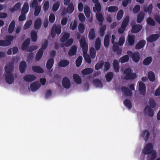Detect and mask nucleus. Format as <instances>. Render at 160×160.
<instances>
[{
	"mask_svg": "<svg viewBox=\"0 0 160 160\" xmlns=\"http://www.w3.org/2000/svg\"><path fill=\"white\" fill-rule=\"evenodd\" d=\"M146 21L147 23L150 26H154L155 25V21L151 17H148Z\"/></svg>",
	"mask_w": 160,
	"mask_h": 160,
	"instance_id": "53",
	"label": "nucleus"
},
{
	"mask_svg": "<svg viewBox=\"0 0 160 160\" xmlns=\"http://www.w3.org/2000/svg\"><path fill=\"white\" fill-rule=\"evenodd\" d=\"M123 73L125 76L123 79L125 80L134 79L137 77L136 74L132 72L131 69L129 68L126 69Z\"/></svg>",
	"mask_w": 160,
	"mask_h": 160,
	"instance_id": "2",
	"label": "nucleus"
},
{
	"mask_svg": "<svg viewBox=\"0 0 160 160\" xmlns=\"http://www.w3.org/2000/svg\"><path fill=\"white\" fill-rule=\"evenodd\" d=\"M73 78L74 82L78 84L81 83L82 80L80 77L77 74H74L73 75Z\"/></svg>",
	"mask_w": 160,
	"mask_h": 160,
	"instance_id": "30",
	"label": "nucleus"
},
{
	"mask_svg": "<svg viewBox=\"0 0 160 160\" xmlns=\"http://www.w3.org/2000/svg\"><path fill=\"white\" fill-rule=\"evenodd\" d=\"M36 78L35 76L32 74H28L25 75L23 77L24 80L27 82H32L34 81Z\"/></svg>",
	"mask_w": 160,
	"mask_h": 160,
	"instance_id": "13",
	"label": "nucleus"
},
{
	"mask_svg": "<svg viewBox=\"0 0 160 160\" xmlns=\"http://www.w3.org/2000/svg\"><path fill=\"white\" fill-rule=\"evenodd\" d=\"M152 4H150L147 8L144 7L143 8V10L145 12H148L149 14L150 15L152 12Z\"/></svg>",
	"mask_w": 160,
	"mask_h": 160,
	"instance_id": "43",
	"label": "nucleus"
},
{
	"mask_svg": "<svg viewBox=\"0 0 160 160\" xmlns=\"http://www.w3.org/2000/svg\"><path fill=\"white\" fill-rule=\"evenodd\" d=\"M32 69L33 71L37 73H41L44 72L43 69L40 67L38 66H33L32 67Z\"/></svg>",
	"mask_w": 160,
	"mask_h": 160,
	"instance_id": "31",
	"label": "nucleus"
},
{
	"mask_svg": "<svg viewBox=\"0 0 160 160\" xmlns=\"http://www.w3.org/2000/svg\"><path fill=\"white\" fill-rule=\"evenodd\" d=\"M148 77L149 80L151 82H154L155 79L154 73L152 71H149L148 73Z\"/></svg>",
	"mask_w": 160,
	"mask_h": 160,
	"instance_id": "40",
	"label": "nucleus"
},
{
	"mask_svg": "<svg viewBox=\"0 0 160 160\" xmlns=\"http://www.w3.org/2000/svg\"><path fill=\"white\" fill-rule=\"evenodd\" d=\"M21 4L20 2H18L11 9V11L13 12L18 10L21 7Z\"/></svg>",
	"mask_w": 160,
	"mask_h": 160,
	"instance_id": "49",
	"label": "nucleus"
},
{
	"mask_svg": "<svg viewBox=\"0 0 160 160\" xmlns=\"http://www.w3.org/2000/svg\"><path fill=\"white\" fill-rule=\"evenodd\" d=\"M84 11L86 17L87 18H89L90 16V11L88 6H85Z\"/></svg>",
	"mask_w": 160,
	"mask_h": 160,
	"instance_id": "45",
	"label": "nucleus"
},
{
	"mask_svg": "<svg viewBox=\"0 0 160 160\" xmlns=\"http://www.w3.org/2000/svg\"><path fill=\"white\" fill-rule=\"evenodd\" d=\"M110 42L109 37L108 35H106L104 41V45L105 48L108 47Z\"/></svg>",
	"mask_w": 160,
	"mask_h": 160,
	"instance_id": "47",
	"label": "nucleus"
},
{
	"mask_svg": "<svg viewBox=\"0 0 160 160\" xmlns=\"http://www.w3.org/2000/svg\"><path fill=\"white\" fill-rule=\"evenodd\" d=\"M124 105L129 109H131L132 107V103L128 99H126L124 101Z\"/></svg>",
	"mask_w": 160,
	"mask_h": 160,
	"instance_id": "50",
	"label": "nucleus"
},
{
	"mask_svg": "<svg viewBox=\"0 0 160 160\" xmlns=\"http://www.w3.org/2000/svg\"><path fill=\"white\" fill-rule=\"evenodd\" d=\"M77 51V47L76 46H72L71 48L69 50L68 52L69 55L72 56L75 55L76 54Z\"/></svg>",
	"mask_w": 160,
	"mask_h": 160,
	"instance_id": "23",
	"label": "nucleus"
},
{
	"mask_svg": "<svg viewBox=\"0 0 160 160\" xmlns=\"http://www.w3.org/2000/svg\"><path fill=\"white\" fill-rule=\"evenodd\" d=\"M82 60V56H79L77 58L76 61V64L77 67H79L81 65Z\"/></svg>",
	"mask_w": 160,
	"mask_h": 160,
	"instance_id": "55",
	"label": "nucleus"
},
{
	"mask_svg": "<svg viewBox=\"0 0 160 160\" xmlns=\"http://www.w3.org/2000/svg\"><path fill=\"white\" fill-rule=\"evenodd\" d=\"M35 11L34 12V15L36 16H38L40 13L41 11V6H39L34 8Z\"/></svg>",
	"mask_w": 160,
	"mask_h": 160,
	"instance_id": "64",
	"label": "nucleus"
},
{
	"mask_svg": "<svg viewBox=\"0 0 160 160\" xmlns=\"http://www.w3.org/2000/svg\"><path fill=\"white\" fill-rule=\"evenodd\" d=\"M28 9L29 6L28 3L27 2L25 3L22 9L21 13L26 14L28 12Z\"/></svg>",
	"mask_w": 160,
	"mask_h": 160,
	"instance_id": "38",
	"label": "nucleus"
},
{
	"mask_svg": "<svg viewBox=\"0 0 160 160\" xmlns=\"http://www.w3.org/2000/svg\"><path fill=\"white\" fill-rule=\"evenodd\" d=\"M106 29V26L105 25H103L101 27L100 30V34L101 36H103Z\"/></svg>",
	"mask_w": 160,
	"mask_h": 160,
	"instance_id": "61",
	"label": "nucleus"
},
{
	"mask_svg": "<svg viewBox=\"0 0 160 160\" xmlns=\"http://www.w3.org/2000/svg\"><path fill=\"white\" fill-rule=\"evenodd\" d=\"M96 52L95 49L93 48L92 47L90 49V54L91 58L94 59L96 56Z\"/></svg>",
	"mask_w": 160,
	"mask_h": 160,
	"instance_id": "57",
	"label": "nucleus"
},
{
	"mask_svg": "<svg viewBox=\"0 0 160 160\" xmlns=\"http://www.w3.org/2000/svg\"><path fill=\"white\" fill-rule=\"evenodd\" d=\"M127 53L134 62L137 63L139 62L140 58L139 52H133L131 51H128Z\"/></svg>",
	"mask_w": 160,
	"mask_h": 160,
	"instance_id": "3",
	"label": "nucleus"
},
{
	"mask_svg": "<svg viewBox=\"0 0 160 160\" xmlns=\"http://www.w3.org/2000/svg\"><path fill=\"white\" fill-rule=\"evenodd\" d=\"M42 21L41 19L38 18H37L35 21L34 27L36 30L39 29L42 26Z\"/></svg>",
	"mask_w": 160,
	"mask_h": 160,
	"instance_id": "12",
	"label": "nucleus"
},
{
	"mask_svg": "<svg viewBox=\"0 0 160 160\" xmlns=\"http://www.w3.org/2000/svg\"><path fill=\"white\" fill-rule=\"evenodd\" d=\"M14 69L13 64L11 63H9L6 64L5 67V71L6 73H12Z\"/></svg>",
	"mask_w": 160,
	"mask_h": 160,
	"instance_id": "11",
	"label": "nucleus"
},
{
	"mask_svg": "<svg viewBox=\"0 0 160 160\" xmlns=\"http://www.w3.org/2000/svg\"><path fill=\"white\" fill-rule=\"evenodd\" d=\"M69 64V61L66 60H61L59 62L58 65L60 67H65L68 66Z\"/></svg>",
	"mask_w": 160,
	"mask_h": 160,
	"instance_id": "33",
	"label": "nucleus"
},
{
	"mask_svg": "<svg viewBox=\"0 0 160 160\" xmlns=\"http://www.w3.org/2000/svg\"><path fill=\"white\" fill-rule=\"evenodd\" d=\"M93 84L97 87L102 88L103 87V85L102 83L100 80L98 79H95L93 80Z\"/></svg>",
	"mask_w": 160,
	"mask_h": 160,
	"instance_id": "27",
	"label": "nucleus"
},
{
	"mask_svg": "<svg viewBox=\"0 0 160 160\" xmlns=\"http://www.w3.org/2000/svg\"><path fill=\"white\" fill-rule=\"evenodd\" d=\"M54 63L53 58H51L48 60L46 63V68L48 70L50 69L52 67Z\"/></svg>",
	"mask_w": 160,
	"mask_h": 160,
	"instance_id": "21",
	"label": "nucleus"
},
{
	"mask_svg": "<svg viewBox=\"0 0 160 160\" xmlns=\"http://www.w3.org/2000/svg\"><path fill=\"white\" fill-rule=\"evenodd\" d=\"M62 85L63 87L66 89H68L70 87L71 85L70 81L67 77H65L63 78Z\"/></svg>",
	"mask_w": 160,
	"mask_h": 160,
	"instance_id": "8",
	"label": "nucleus"
},
{
	"mask_svg": "<svg viewBox=\"0 0 160 160\" xmlns=\"http://www.w3.org/2000/svg\"><path fill=\"white\" fill-rule=\"evenodd\" d=\"M145 14L143 12H140L137 15V21L138 23H141L144 18Z\"/></svg>",
	"mask_w": 160,
	"mask_h": 160,
	"instance_id": "28",
	"label": "nucleus"
},
{
	"mask_svg": "<svg viewBox=\"0 0 160 160\" xmlns=\"http://www.w3.org/2000/svg\"><path fill=\"white\" fill-rule=\"evenodd\" d=\"M101 40L99 37L97 38L95 43V48L97 51L99 50L101 46Z\"/></svg>",
	"mask_w": 160,
	"mask_h": 160,
	"instance_id": "29",
	"label": "nucleus"
},
{
	"mask_svg": "<svg viewBox=\"0 0 160 160\" xmlns=\"http://www.w3.org/2000/svg\"><path fill=\"white\" fill-rule=\"evenodd\" d=\"M93 72V69L91 68H87L83 69L82 71L83 75H86L89 74Z\"/></svg>",
	"mask_w": 160,
	"mask_h": 160,
	"instance_id": "37",
	"label": "nucleus"
},
{
	"mask_svg": "<svg viewBox=\"0 0 160 160\" xmlns=\"http://www.w3.org/2000/svg\"><path fill=\"white\" fill-rule=\"evenodd\" d=\"M43 53V51L42 49H39L36 54L35 57L36 60L38 61L40 60L42 56Z\"/></svg>",
	"mask_w": 160,
	"mask_h": 160,
	"instance_id": "34",
	"label": "nucleus"
},
{
	"mask_svg": "<svg viewBox=\"0 0 160 160\" xmlns=\"http://www.w3.org/2000/svg\"><path fill=\"white\" fill-rule=\"evenodd\" d=\"M144 111L145 113H147L149 116L151 117H153L154 115V111L148 105H147L145 106L144 108Z\"/></svg>",
	"mask_w": 160,
	"mask_h": 160,
	"instance_id": "17",
	"label": "nucleus"
},
{
	"mask_svg": "<svg viewBox=\"0 0 160 160\" xmlns=\"http://www.w3.org/2000/svg\"><path fill=\"white\" fill-rule=\"evenodd\" d=\"M128 56V55H125L121 57L119 59V62L121 63H124L128 62L129 59Z\"/></svg>",
	"mask_w": 160,
	"mask_h": 160,
	"instance_id": "46",
	"label": "nucleus"
},
{
	"mask_svg": "<svg viewBox=\"0 0 160 160\" xmlns=\"http://www.w3.org/2000/svg\"><path fill=\"white\" fill-rule=\"evenodd\" d=\"M74 10V8L73 4L72 2H71L68 7L67 12L68 13L71 14L73 12Z\"/></svg>",
	"mask_w": 160,
	"mask_h": 160,
	"instance_id": "41",
	"label": "nucleus"
},
{
	"mask_svg": "<svg viewBox=\"0 0 160 160\" xmlns=\"http://www.w3.org/2000/svg\"><path fill=\"white\" fill-rule=\"evenodd\" d=\"M5 78L7 82L9 84H12L14 81L13 75L12 73L5 74Z\"/></svg>",
	"mask_w": 160,
	"mask_h": 160,
	"instance_id": "6",
	"label": "nucleus"
},
{
	"mask_svg": "<svg viewBox=\"0 0 160 160\" xmlns=\"http://www.w3.org/2000/svg\"><path fill=\"white\" fill-rule=\"evenodd\" d=\"M38 48V46L36 45L31 46L29 47L26 50L27 52H31L36 50Z\"/></svg>",
	"mask_w": 160,
	"mask_h": 160,
	"instance_id": "62",
	"label": "nucleus"
},
{
	"mask_svg": "<svg viewBox=\"0 0 160 160\" xmlns=\"http://www.w3.org/2000/svg\"><path fill=\"white\" fill-rule=\"evenodd\" d=\"M80 44L82 48L83 57L85 61L89 64L91 62V59L89 56L87 54L88 49V45L84 38H82L79 40Z\"/></svg>",
	"mask_w": 160,
	"mask_h": 160,
	"instance_id": "1",
	"label": "nucleus"
},
{
	"mask_svg": "<svg viewBox=\"0 0 160 160\" xmlns=\"http://www.w3.org/2000/svg\"><path fill=\"white\" fill-rule=\"evenodd\" d=\"M37 32L38 31L36 32L35 31H32L31 32V37L33 42H36L37 40Z\"/></svg>",
	"mask_w": 160,
	"mask_h": 160,
	"instance_id": "35",
	"label": "nucleus"
},
{
	"mask_svg": "<svg viewBox=\"0 0 160 160\" xmlns=\"http://www.w3.org/2000/svg\"><path fill=\"white\" fill-rule=\"evenodd\" d=\"M146 43L145 40H142L139 41L136 44L135 48L136 49H139L144 47Z\"/></svg>",
	"mask_w": 160,
	"mask_h": 160,
	"instance_id": "20",
	"label": "nucleus"
},
{
	"mask_svg": "<svg viewBox=\"0 0 160 160\" xmlns=\"http://www.w3.org/2000/svg\"><path fill=\"white\" fill-rule=\"evenodd\" d=\"M153 150V146L150 142L146 144L142 149V152L144 154H151Z\"/></svg>",
	"mask_w": 160,
	"mask_h": 160,
	"instance_id": "5",
	"label": "nucleus"
},
{
	"mask_svg": "<svg viewBox=\"0 0 160 160\" xmlns=\"http://www.w3.org/2000/svg\"><path fill=\"white\" fill-rule=\"evenodd\" d=\"M129 20V17L128 16H127L123 21L121 24V27L122 28H126L128 26Z\"/></svg>",
	"mask_w": 160,
	"mask_h": 160,
	"instance_id": "32",
	"label": "nucleus"
},
{
	"mask_svg": "<svg viewBox=\"0 0 160 160\" xmlns=\"http://www.w3.org/2000/svg\"><path fill=\"white\" fill-rule=\"evenodd\" d=\"M101 10V6L99 2L96 3L95 4V7H93V11L94 12H99Z\"/></svg>",
	"mask_w": 160,
	"mask_h": 160,
	"instance_id": "26",
	"label": "nucleus"
},
{
	"mask_svg": "<svg viewBox=\"0 0 160 160\" xmlns=\"http://www.w3.org/2000/svg\"><path fill=\"white\" fill-rule=\"evenodd\" d=\"M139 90L141 94L145 96L146 91L145 84L142 81H139Z\"/></svg>",
	"mask_w": 160,
	"mask_h": 160,
	"instance_id": "7",
	"label": "nucleus"
},
{
	"mask_svg": "<svg viewBox=\"0 0 160 160\" xmlns=\"http://www.w3.org/2000/svg\"><path fill=\"white\" fill-rule=\"evenodd\" d=\"M148 102L151 107L154 108L156 107V102L153 99L151 98H150Z\"/></svg>",
	"mask_w": 160,
	"mask_h": 160,
	"instance_id": "52",
	"label": "nucleus"
},
{
	"mask_svg": "<svg viewBox=\"0 0 160 160\" xmlns=\"http://www.w3.org/2000/svg\"><path fill=\"white\" fill-rule=\"evenodd\" d=\"M15 22L14 21H12L10 23L8 29V32L9 33H11L13 32L15 28Z\"/></svg>",
	"mask_w": 160,
	"mask_h": 160,
	"instance_id": "42",
	"label": "nucleus"
},
{
	"mask_svg": "<svg viewBox=\"0 0 160 160\" xmlns=\"http://www.w3.org/2000/svg\"><path fill=\"white\" fill-rule=\"evenodd\" d=\"M113 77V74L112 72H110L105 75V78L107 82H110Z\"/></svg>",
	"mask_w": 160,
	"mask_h": 160,
	"instance_id": "44",
	"label": "nucleus"
},
{
	"mask_svg": "<svg viewBox=\"0 0 160 160\" xmlns=\"http://www.w3.org/2000/svg\"><path fill=\"white\" fill-rule=\"evenodd\" d=\"M124 14L123 11L121 9L117 13L116 18L118 21L120 20L122 18Z\"/></svg>",
	"mask_w": 160,
	"mask_h": 160,
	"instance_id": "51",
	"label": "nucleus"
},
{
	"mask_svg": "<svg viewBox=\"0 0 160 160\" xmlns=\"http://www.w3.org/2000/svg\"><path fill=\"white\" fill-rule=\"evenodd\" d=\"M78 31L81 33H83L85 30V26L82 23H79L78 27Z\"/></svg>",
	"mask_w": 160,
	"mask_h": 160,
	"instance_id": "63",
	"label": "nucleus"
},
{
	"mask_svg": "<svg viewBox=\"0 0 160 160\" xmlns=\"http://www.w3.org/2000/svg\"><path fill=\"white\" fill-rule=\"evenodd\" d=\"M135 38L134 35H129L128 37V40L129 44L132 46L133 45L135 41Z\"/></svg>",
	"mask_w": 160,
	"mask_h": 160,
	"instance_id": "24",
	"label": "nucleus"
},
{
	"mask_svg": "<svg viewBox=\"0 0 160 160\" xmlns=\"http://www.w3.org/2000/svg\"><path fill=\"white\" fill-rule=\"evenodd\" d=\"M72 23H71L70 26V29L74 30L78 26V22L76 20H74L73 21V24L72 25Z\"/></svg>",
	"mask_w": 160,
	"mask_h": 160,
	"instance_id": "60",
	"label": "nucleus"
},
{
	"mask_svg": "<svg viewBox=\"0 0 160 160\" xmlns=\"http://www.w3.org/2000/svg\"><path fill=\"white\" fill-rule=\"evenodd\" d=\"M112 50L114 52H117L118 54H121L122 53V51L121 49H119V47L117 42L115 43L113 45Z\"/></svg>",
	"mask_w": 160,
	"mask_h": 160,
	"instance_id": "25",
	"label": "nucleus"
},
{
	"mask_svg": "<svg viewBox=\"0 0 160 160\" xmlns=\"http://www.w3.org/2000/svg\"><path fill=\"white\" fill-rule=\"evenodd\" d=\"M152 61V58L151 57H148L145 58L143 61V64L147 66L150 64Z\"/></svg>",
	"mask_w": 160,
	"mask_h": 160,
	"instance_id": "39",
	"label": "nucleus"
},
{
	"mask_svg": "<svg viewBox=\"0 0 160 160\" xmlns=\"http://www.w3.org/2000/svg\"><path fill=\"white\" fill-rule=\"evenodd\" d=\"M104 62L102 60L100 61L95 66V68L96 70L100 69L103 65Z\"/></svg>",
	"mask_w": 160,
	"mask_h": 160,
	"instance_id": "59",
	"label": "nucleus"
},
{
	"mask_svg": "<svg viewBox=\"0 0 160 160\" xmlns=\"http://www.w3.org/2000/svg\"><path fill=\"white\" fill-rule=\"evenodd\" d=\"M32 23V21L30 20L27 21L23 26V28L24 30H26L29 28L31 26Z\"/></svg>",
	"mask_w": 160,
	"mask_h": 160,
	"instance_id": "56",
	"label": "nucleus"
},
{
	"mask_svg": "<svg viewBox=\"0 0 160 160\" xmlns=\"http://www.w3.org/2000/svg\"><path fill=\"white\" fill-rule=\"evenodd\" d=\"M159 35L158 34H152L149 35L146 38L148 42H152L157 41L159 37Z\"/></svg>",
	"mask_w": 160,
	"mask_h": 160,
	"instance_id": "9",
	"label": "nucleus"
},
{
	"mask_svg": "<svg viewBox=\"0 0 160 160\" xmlns=\"http://www.w3.org/2000/svg\"><path fill=\"white\" fill-rule=\"evenodd\" d=\"M26 67L27 64L24 61H22L20 62L19 65V70L21 73H23L25 72Z\"/></svg>",
	"mask_w": 160,
	"mask_h": 160,
	"instance_id": "22",
	"label": "nucleus"
},
{
	"mask_svg": "<svg viewBox=\"0 0 160 160\" xmlns=\"http://www.w3.org/2000/svg\"><path fill=\"white\" fill-rule=\"evenodd\" d=\"M30 38H28L26 39L23 42L22 46L21 49L22 50H25L27 49L29 47L28 46L30 44Z\"/></svg>",
	"mask_w": 160,
	"mask_h": 160,
	"instance_id": "14",
	"label": "nucleus"
},
{
	"mask_svg": "<svg viewBox=\"0 0 160 160\" xmlns=\"http://www.w3.org/2000/svg\"><path fill=\"white\" fill-rule=\"evenodd\" d=\"M40 85L38 84V82H35L32 83L30 85L31 90L34 92L38 90L40 87Z\"/></svg>",
	"mask_w": 160,
	"mask_h": 160,
	"instance_id": "18",
	"label": "nucleus"
},
{
	"mask_svg": "<svg viewBox=\"0 0 160 160\" xmlns=\"http://www.w3.org/2000/svg\"><path fill=\"white\" fill-rule=\"evenodd\" d=\"M61 26L60 25H57L56 24L53 25L51 31L52 37L53 38H54L56 36V34H57L58 35H59L61 32Z\"/></svg>",
	"mask_w": 160,
	"mask_h": 160,
	"instance_id": "4",
	"label": "nucleus"
},
{
	"mask_svg": "<svg viewBox=\"0 0 160 160\" xmlns=\"http://www.w3.org/2000/svg\"><path fill=\"white\" fill-rule=\"evenodd\" d=\"M112 66L114 71L116 73L119 72L120 69V66L118 60L117 59H114L112 63Z\"/></svg>",
	"mask_w": 160,
	"mask_h": 160,
	"instance_id": "19",
	"label": "nucleus"
},
{
	"mask_svg": "<svg viewBox=\"0 0 160 160\" xmlns=\"http://www.w3.org/2000/svg\"><path fill=\"white\" fill-rule=\"evenodd\" d=\"M95 30L93 28L90 29L89 32L88 37L89 40H91L93 39L95 37Z\"/></svg>",
	"mask_w": 160,
	"mask_h": 160,
	"instance_id": "36",
	"label": "nucleus"
},
{
	"mask_svg": "<svg viewBox=\"0 0 160 160\" xmlns=\"http://www.w3.org/2000/svg\"><path fill=\"white\" fill-rule=\"evenodd\" d=\"M70 34L69 33H67L64 34V35L61 37L60 41L62 42H64L67 40L70 37Z\"/></svg>",
	"mask_w": 160,
	"mask_h": 160,
	"instance_id": "48",
	"label": "nucleus"
},
{
	"mask_svg": "<svg viewBox=\"0 0 160 160\" xmlns=\"http://www.w3.org/2000/svg\"><path fill=\"white\" fill-rule=\"evenodd\" d=\"M121 89L125 95L130 96H132V92L128 88L123 86L121 87Z\"/></svg>",
	"mask_w": 160,
	"mask_h": 160,
	"instance_id": "15",
	"label": "nucleus"
},
{
	"mask_svg": "<svg viewBox=\"0 0 160 160\" xmlns=\"http://www.w3.org/2000/svg\"><path fill=\"white\" fill-rule=\"evenodd\" d=\"M142 28L140 24H136L133 26L132 28L131 32L133 33H136L139 32Z\"/></svg>",
	"mask_w": 160,
	"mask_h": 160,
	"instance_id": "16",
	"label": "nucleus"
},
{
	"mask_svg": "<svg viewBox=\"0 0 160 160\" xmlns=\"http://www.w3.org/2000/svg\"><path fill=\"white\" fill-rule=\"evenodd\" d=\"M118 10V8L117 6H111L108 8V11L110 12H114Z\"/></svg>",
	"mask_w": 160,
	"mask_h": 160,
	"instance_id": "54",
	"label": "nucleus"
},
{
	"mask_svg": "<svg viewBox=\"0 0 160 160\" xmlns=\"http://www.w3.org/2000/svg\"><path fill=\"white\" fill-rule=\"evenodd\" d=\"M96 16L97 19L99 22H103L104 18L101 13H97L96 14Z\"/></svg>",
	"mask_w": 160,
	"mask_h": 160,
	"instance_id": "58",
	"label": "nucleus"
},
{
	"mask_svg": "<svg viewBox=\"0 0 160 160\" xmlns=\"http://www.w3.org/2000/svg\"><path fill=\"white\" fill-rule=\"evenodd\" d=\"M150 133L148 130H145L142 132L140 137L144 138L145 141H148L149 138Z\"/></svg>",
	"mask_w": 160,
	"mask_h": 160,
	"instance_id": "10",
	"label": "nucleus"
}]
</instances>
